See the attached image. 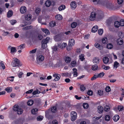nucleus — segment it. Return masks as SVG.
Masks as SVG:
<instances>
[{"instance_id": "nucleus-7", "label": "nucleus", "mask_w": 124, "mask_h": 124, "mask_svg": "<svg viewBox=\"0 0 124 124\" xmlns=\"http://www.w3.org/2000/svg\"><path fill=\"white\" fill-rule=\"evenodd\" d=\"M51 114V111L46 112L45 116L48 119L52 120L53 119V115H52Z\"/></svg>"}, {"instance_id": "nucleus-19", "label": "nucleus", "mask_w": 124, "mask_h": 124, "mask_svg": "<svg viewBox=\"0 0 124 124\" xmlns=\"http://www.w3.org/2000/svg\"><path fill=\"white\" fill-rule=\"evenodd\" d=\"M94 63H98L100 62V60L98 57H94L93 60V61Z\"/></svg>"}, {"instance_id": "nucleus-2", "label": "nucleus", "mask_w": 124, "mask_h": 124, "mask_svg": "<svg viewBox=\"0 0 124 124\" xmlns=\"http://www.w3.org/2000/svg\"><path fill=\"white\" fill-rule=\"evenodd\" d=\"M13 109L14 111H17L18 114H22L23 112V110L17 105H15L13 108Z\"/></svg>"}, {"instance_id": "nucleus-64", "label": "nucleus", "mask_w": 124, "mask_h": 124, "mask_svg": "<svg viewBox=\"0 0 124 124\" xmlns=\"http://www.w3.org/2000/svg\"><path fill=\"white\" fill-rule=\"evenodd\" d=\"M76 62L75 61H73L71 63V65L72 66H74L76 64Z\"/></svg>"}, {"instance_id": "nucleus-29", "label": "nucleus", "mask_w": 124, "mask_h": 124, "mask_svg": "<svg viewBox=\"0 0 124 124\" xmlns=\"http://www.w3.org/2000/svg\"><path fill=\"white\" fill-rule=\"evenodd\" d=\"M65 8V6L64 5H62L58 8V9L60 11H61L64 9Z\"/></svg>"}, {"instance_id": "nucleus-5", "label": "nucleus", "mask_w": 124, "mask_h": 124, "mask_svg": "<svg viewBox=\"0 0 124 124\" xmlns=\"http://www.w3.org/2000/svg\"><path fill=\"white\" fill-rule=\"evenodd\" d=\"M20 64L19 61L17 58L15 59L11 63V65L13 67L21 66Z\"/></svg>"}, {"instance_id": "nucleus-24", "label": "nucleus", "mask_w": 124, "mask_h": 124, "mask_svg": "<svg viewBox=\"0 0 124 124\" xmlns=\"http://www.w3.org/2000/svg\"><path fill=\"white\" fill-rule=\"evenodd\" d=\"M65 60L66 62L68 63L70 62L71 59L70 57L68 56H66L65 59Z\"/></svg>"}, {"instance_id": "nucleus-26", "label": "nucleus", "mask_w": 124, "mask_h": 124, "mask_svg": "<svg viewBox=\"0 0 124 124\" xmlns=\"http://www.w3.org/2000/svg\"><path fill=\"white\" fill-rule=\"evenodd\" d=\"M25 44H21L18 46V48L21 50H22L25 48Z\"/></svg>"}, {"instance_id": "nucleus-1", "label": "nucleus", "mask_w": 124, "mask_h": 124, "mask_svg": "<svg viewBox=\"0 0 124 124\" xmlns=\"http://www.w3.org/2000/svg\"><path fill=\"white\" fill-rule=\"evenodd\" d=\"M44 57L43 55H40L37 56L35 62L37 65L39 66L44 61Z\"/></svg>"}, {"instance_id": "nucleus-53", "label": "nucleus", "mask_w": 124, "mask_h": 124, "mask_svg": "<svg viewBox=\"0 0 124 124\" xmlns=\"http://www.w3.org/2000/svg\"><path fill=\"white\" fill-rule=\"evenodd\" d=\"M43 118V117L41 116H39L37 117V121H39L42 120Z\"/></svg>"}, {"instance_id": "nucleus-54", "label": "nucleus", "mask_w": 124, "mask_h": 124, "mask_svg": "<svg viewBox=\"0 0 124 124\" xmlns=\"http://www.w3.org/2000/svg\"><path fill=\"white\" fill-rule=\"evenodd\" d=\"M93 2L95 4H97L101 3L100 0H93Z\"/></svg>"}, {"instance_id": "nucleus-40", "label": "nucleus", "mask_w": 124, "mask_h": 124, "mask_svg": "<svg viewBox=\"0 0 124 124\" xmlns=\"http://www.w3.org/2000/svg\"><path fill=\"white\" fill-rule=\"evenodd\" d=\"M113 47V46L111 44H108L107 45V47L108 49H111Z\"/></svg>"}, {"instance_id": "nucleus-32", "label": "nucleus", "mask_w": 124, "mask_h": 124, "mask_svg": "<svg viewBox=\"0 0 124 124\" xmlns=\"http://www.w3.org/2000/svg\"><path fill=\"white\" fill-rule=\"evenodd\" d=\"M55 18L57 20H60L62 19V17L60 15H57L55 16Z\"/></svg>"}, {"instance_id": "nucleus-31", "label": "nucleus", "mask_w": 124, "mask_h": 124, "mask_svg": "<svg viewBox=\"0 0 124 124\" xmlns=\"http://www.w3.org/2000/svg\"><path fill=\"white\" fill-rule=\"evenodd\" d=\"M42 31L45 33L46 34L49 35L50 33L49 31L47 29H42Z\"/></svg>"}, {"instance_id": "nucleus-30", "label": "nucleus", "mask_w": 124, "mask_h": 124, "mask_svg": "<svg viewBox=\"0 0 124 124\" xmlns=\"http://www.w3.org/2000/svg\"><path fill=\"white\" fill-rule=\"evenodd\" d=\"M115 26L116 27L118 28L120 25V23L118 21H116L114 23Z\"/></svg>"}, {"instance_id": "nucleus-46", "label": "nucleus", "mask_w": 124, "mask_h": 124, "mask_svg": "<svg viewBox=\"0 0 124 124\" xmlns=\"http://www.w3.org/2000/svg\"><path fill=\"white\" fill-rule=\"evenodd\" d=\"M98 94L100 95H103V91L102 90H99L98 91Z\"/></svg>"}, {"instance_id": "nucleus-18", "label": "nucleus", "mask_w": 124, "mask_h": 124, "mask_svg": "<svg viewBox=\"0 0 124 124\" xmlns=\"http://www.w3.org/2000/svg\"><path fill=\"white\" fill-rule=\"evenodd\" d=\"M103 62L105 64L109 62V59L107 57H104L103 59Z\"/></svg>"}, {"instance_id": "nucleus-49", "label": "nucleus", "mask_w": 124, "mask_h": 124, "mask_svg": "<svg viewBox=\"0 0 124 124\" xmlns=\"http://www.w3.org/2000/svg\"><path fill=\"white\" fill-rule=\"evenodd\" d=\"M107 39L105 37L103 38L102 40V43L104 44H106L107 43Z\"/></svg>"}, {"instance_id": "nucleus-28", "label": "nucleus", "mask_w": 124, "mask_h": 124, "mask_svg": "<svg viewBox=\"0 0 124 124\" xmlns=\"http://www.w3.org/2000/svg\"><path fill=\"white\" fill-rule=\"evenodd\" d=\"M27 104L29 106H31L33 103L34 101L33 100L30 99L27 102Z\"/></svg>"}, {"instance_id": "nucleus-56", "label": "nucleus", "mask_w": 124, "mask_h": 124, "mask_svg": "<svg viewBox=\"0 0 124 124\" xmlns=\"http://www.w3.org/2000/svg\"><path fill=\"white\" fill-rule=\"evenodd\" d=\"M40 11V8H37L36 9L35 13L36 14H38Z\"/></svg>"}, {"instance_id": "nucleus-15", "label": "nucleus", "mask_w": 124, "mask_h": 124, "mask_svg": "<svg viewBox=\"0 0 124 124\" xmlns=\"http://www.w3.org/2000/svg\"><path fill=\"white\" fill-rule=\"evenodd\" d=\"M75 44V41L74 39H71L69 41V45L70 46H72Z\"/></svg>"}, {"instance_id": "nucleus-33", "label": "nucleus", "mask_w": 124, "mask_h": 124, "mask_svg": "<svg viewBox=\"0 0 124 124\" xmlns=\"http://www.w3.org/2000/svg\"><path fill=\"white\" fill-rule=\"evenodd\" d=\"M107 8H109L111 9L114 7V5L112 4L108 3L107 4Z\"/></svg>"}, {"instance_id": "nucleus-16", "label": "nucleus", "mask_w": 124, "mask_h": 124, "mask_svg": "<svg viewBox=\"0 0 124 124\" xmlns=\"http://www.w3.org/2000/svg\"><path fill=\"white\" fill-rule=\"evenodd\" d=\"M117 43L118 45H121L123 43V41L121 38H120L118 39L117 41Z\"/></svg>"}, {"instance_id": "nucleus-37", "label": "nucleus", "mask_w": 124, "mask_h": 124, "mask_svg": "<svg viewBox=\"0 0 124 124\" xmlns=\"http://www.w3.org/2000/svg\"><path fill=\"white\" fill-rule=\"evenodd\" d=\"M119 66V64L116 61L115 62L114 65V68H116L117 67Z\"/></svg>"}, {"instance_id": "nucleus-22", "label": "nucleus", "mask_w": 124, "mask_h": 124, "mask_svg": "<svg viewBox=\"0 0 124 124\" xmlns=\"http://www.w3.org/2000/svg\"><path fill=\"white\" fill-rule=\"evenodd\" d=\"M13 15V12L12 10H10L7 13V17H11Z\"/></svg>"}, {"instance_id": "nucleus-13", "label": "nucleus", "mask_w": 124, "mask_h": 124, "mask_svg": "<svg viewBox=\"0 0 124 124\" xmlns=\"http://www.w3.org/2000/svg\"><path fill=\"white\" fill-rule=\"evenodd\" d=\"M97 111L100 114L103 111V108L101 106H99L97 107Z\"/></svg>"}, {"instance_id": "nucleus-27", "label": "nucleus", "mask_w": 124, "mask_h": 124, "mask_svg": "<svg viewBox=\"0 0 124 124\" xmlns=\"http://www.w3.org/2000/svg\"><path fill=\"white\" fill-rule=\"evenodd\" d=\"M98 66L97 64H95L92 66V69L93 70H95L98 69Z\"/></svg>"}, {"instance_id": "nucleus-63", "label": "nucleus", "mask_w": 124, "mask_h": 124, "mask_svg": "<svg viewBox=\"0 0 124 124\" xmlns=\"http://www.w3.org/2000/svg\"><path fill=\"white\" fill-rule=\"evenodd\" d=\"M0 65H1V66L2 67L3 69H5V65L2 62H1V63H0Z\"/></svg>"}, {"instance_id": "nucleus-12", "label": "nucleus", "mask_w": 124, "mask_h": 124, "mask_svg": "<svg viewBox=\"0 0 124 124\" xmlns=\"http://www.w3.org/2000/svg\"><path fill=\"white\" fill-rule=\"evenodd\" d=\"M20 11L22 14H24L27 10L25 6L21 7L20 8Z\"/></svg>"}, {"instance_id": "nucleus-34", "label": "nucleus", "mask_w": 124, "mask_h": 124, "mask_svg": "<svg viewBox=\"0 0 124 124\" xmlns=\"http://www.w3.org/2000/svg\"><path fill=\"white\" fill-rule=\"evenodd\" d=\"M51 110L52 112L54 113L56 111L57 108L56 107L54 106L51 108Z\"/></svg>"}, {"instance_id": "nucleus-23", "label": "nucleus", "mask_w": 124, "mask_h": 124, "mask_svg": "<svg viewBox=\"0 0 124 124\" xmlns=\"http://www.w3.org/2000/svg\"><path fill=\"white\" fill-rule=\"evenodd\" d=\"M25 19L27 21L30 20L31 18V15L30 14H27L25 16Z\"/></svg>"}, {"instance_id": "nucleus-61", "label": "nucleus", "mask_w": 124, "mask_h": 124, "mask_svg": "<svg viewBox=\"0 0 124 124\" xmlns=\"http://www.w3.org/2000/svg\"><path fill=\"white\" fill-rule=\"evenodd\" d=\"M37 50V48H35L34 49L30 51L29 53L30 54H33L34 53L36 52Z\"/></svg>"}, {"instance_id": "nucleus-45", "label": "nucleus", "mask_w": 124, "mask_h": 124, "mask_svg": "<svg viewBox=\"0 0 124 124\" xmlns=\"http://www.w3.org/2000/svg\"><path fill=\"white\" fill-rule=\"evenodd\" d=\"M105 120L107 121H109L110 119V116L108 115H107L105 116Z\"/></svg>"}, {"instance_id": "nucleus-57", "label": "nucleus", "mask_w": 124, "mask_h": 124, "mask_svg": "<svg viewBox=\"0 0 124 124\" xmlns=\"http://www.w3.org/2000/svg\"><path fill=\"white\" fill-rule=\"evenodd\" d=\"M87 93L89 95H92L93 94V92L91 90H89L88 91Z\"/></svg>"}, {"instance_id": "nucleus-6", "label": "nucleus", "mask_w": 124, "mask_h": 124, "mask_svg": "<svg viewBox=\"0 0 124 124\" xmlns=\"http://www.w3.org/2000/svg\"><path fill=\"white\" fill-rule=\"evenodd\" d=\"M71 119L72 121H74L77 119V113L74 111H72L71 112Z\"/></svg>"}, {"instance_id": "nucleus-55", "label": "nucleus", "mask_w": 124, "mask_h": 124, "mask_svg": "<svg viewBox=\"0 0 124 124\" xmlns=\"http://www.w3.org/2000/svg\"><path fill=\"white\" fill-rule=\"evenodd\" d=\"M105 90L106 92H108L110 91L111 89L110 87L109 86H107L105 88Z\"/></svg>"}, {"instance_id": "nucleus-50", "label": "nucleus", "mask_w": 124, "mask_h": 124, "mask_svg": "<svg viewBox=\"0 0 124 124\" xmlns=\"http://www.w3.org/2000/svg\"><path fill=\"white\" fill-rule=\"evenodd\" d=\"M102 69L105 70H108L110 69V67L108 66H106L105 65H103L102 66Z\"/></svg>"}, {"instance_id": "nucleus-47", "label": "nucleus", "mask_w": 124, "mask_h": 124, "mask_svg": "<svg viewBox=\"0 0 124 124\" xmlns=\"http://www.w3.org/2000/svg\"><path fill=\"white\" fill-rule=\"evenodd\" d=\"M67 45V44L65 43H63L62 44H61V45L60 46V48L65 47Z\"/></svg>"}, {"instance_id": "nucleus-20", "label": "nucleus", "mask_w": 124, "mask_h": 124, "mask_svg": "<svg viewBox=\"0 0 124 124\" xmlns=\"http://www.w3.org/2000/svg\"><path fill=\"white\" fill-rule=\"evenodd\" d=\"M98 28V26L97 25L93 26L92 29V32H95L97 31Z\"/></svg>"}, {"instance_id": "nucleus-52", "label": "nucleus", "mask_w": 124, "mask_h": 124, "mask_svg": "<svg viewBox=\"0 0 124 124\" xmlns=\"http://www.w3.org/2000/svg\"><path fill=\"white\" fill-rule=\"evenodd\" d=\"M120 25L122 26H124V20L123 19H121L120 22Z\"/></svg>"}, {"instance_id": "nucleus-58", "label": "nucleus", "mask_w": 124, "mask_h": 124, "mask_svg": "<svg viewBox=\"0 0 124 124\" xmlns=\"http://www.w3.org/2000/svg\"><path fill=\"white\" fill-rule=\"evenodd\" d=\"M109 109V107L108 106H106L104 107V110L106 111H108Z\"/></svg>"}, {"instance_id": "nucleus-43", "label": "nucleus", "mask_w": 124, "mask_h": 124, "mask_svg": "<svg viewBox=\"0 0 124 124\" xmlns=\"http://www.w3.org/2000/svg\"><path fill=\"white\" fill-rule=\"evenodd\" d=\"M80 89L81 91H83L86 89L85 88L83 85H81L80 86Z\"/></svg>"}, {"instance_id": "nucleus-3", "label": "nucleus", "mask_w": 124, "mask_h": 124, "mask_svg": "<svg viewBox=\"0 0 124 124\" xmlns=\"http://www.w3.org/2000/svg\"><path fill=\"white\" fill-rule=\"evenodd\" d=\"M97 11H93L91 12L90 16L89 19L91 21H93L96 18Z\"/></svg>"}, {"instance_id": "nucleus-41", "label": "nucleus", "mask_w": 124, "mask_h": 124, "mask_svg": "<svg viewBox=\"0 0 124 124\" xmlns=\"http://www.w3.org/2000/svg\"><path fill=\"white\" fill-rule=\"evenodd\" d=\"M117 109L119 111H122L123 109V107L122 106H118L117 107Z\"/></svg>"}, {"instance_id": "nucleus-42", "label": "nucleus", "mask_w": 124, "mask_h": 124, "mask_svg": "<svg viewBox=\"0 0 124 124\" xmlns=\"http://www.w3.org/2000/svg\"><path fill=\"white\" fill-rule=\"evenodd\" d=\"M84 55L83 54H81L79 56V59L82 61H83L85 58H84Z\"/></svg>"}, {"instance_id": "nucleus-59", "label": "nucleus", "mask_w": 124, "mask_h": 124, "mask_svg": "<svg viewBox=\"0 0 124 124\" xmlns=\"http://www.w3.org/2000/svg\"><path fill=\"white\" fill-rule=\"evenodd\" d=\"M98 34L100 35H101L103 33V30L102 29H99L98 30Z\"/></svg>"}, {"instance_id": "nucleus-38", "label": "nucleus", "mask_w": 124, "mask_h": 124, "mask_svg": "<svg viewBox=\"0 0 124 124\" xmlns=\"http://www.w3.org/2000/svg\"><path fill=\"white\" fill-rule=\"evenodd\" d=\"M77 23L76 22H74L71 25V27L72 28H75L77 26Z\"/></svg>"}, {"instance_id": "nucleus-51", "label": "nucleus", "mask_w": 124, "mask_h": 124, "mask_svg": "<svg viewBox=\"0 0 124 124\" xmlns=\"http://www.w3.org/2000/svg\"><path fill=\"white\" fill-rule=\"evenodd\" d=\"M42 45H41V47L43 49H45L46 48L47 46V44L42 43H41Z\"/></svg>"}, {"instance_id": "nucleus-4", "label": "nucleus", "mask_w": 124, "mask_h": 124, "mask_svg": "<svg viewBox=\"0 0 124 124\" xmlns=\"http://www.w3.org/2000/svg\"><path fill=\"white\" fill-rule=\"evenodd\" d=\"M61 45V43H59L55 44L54 46L52 47L53 52H57L59 48H60V46Z\"/></svg>"}, {"instance_id": "nucleus-48", "label": "nucleus", "mask_w": 124, "mask_h": 124, "mask_svg": "<svg viewBox=\"0 0 124 124\" xmlns=\"http://www.w3.org/2000/svg\"><path fill=\"white\" fill-rule=\"evenodd\" d=\"M104 73L103 72H101L98 75H97L98 78H101L104 75Z\"/></svg>"}, {"instance_id": "nucleus-21", "label": "nucleus", "mask_w": 124, "mask_h": 124, "mask_svg": "<svg viewBox=\"0 0 124 124\" xmlns=\"http://www.w3.org/2000/svg\"><path fill=\"white\" fill-rule=\"evenodd\" d=\"M120 117L118 115H116L114 116L113 118V120L115 122H116L119 119Z\"/></svg>"}, {"instance_id": "nucleus-35", "label": "nucleus", "mask_w": 124, "mask_h": 124, "mask_svg": "<svg viewBox=\"0 0 124 124\" xmlns=\"http://www.w3.org/2000/svg\"><path fill=\"white\" fill-rule=\"evenodd\" d=\"M55 23L54 21L51 22L49 24V26L51 27H53L55 25Z\"/></svg>"}, {"instance_id": "nucleus-44", "label": "nucleus", "mask_w": 124, "mask_h": 124, "mask_svg": "<svg viewBox=\"0 0 124 124\" xmlns=\"http://www.w3.org/2000/svg\"><path fill=\"white\" fill-rule=\"evenodd\" d=\"M37 111L38 109H34L31 110V113L33 114H36V112Z\"/></svg>"}, {"instance_id": "nucleus-39", "label": "nucleus", "mask_w": 124, "mask_h": 124, "mask_svg": "<svg viewBox=\"0 0 124 124\" xmlns=\"http://www.w3.org/2000/svg\"><path fill=\"white\" fill-rule=\"evenodd\" d=\"M95 46L98 49H100L102 47V46H101V45L98 43H95Z\"/></svg>"}, {"instance_id": "nucleus-62", "label": "nucleus", "mask_w": 124, "mask_h": 124, "mask_svg": "<svg viewBox=\"0 0 124 124\" xmlns=\"http://www.w3.org/2000/svg\"><path fill=\"white\" fill-rule=\"evenodd\" d=\"M83 106L84 108H88V105L87 103H84L83 105Z\"/></svg>"}, {"instance_id": "nucleus-36", "label": "nucleus", "mask_w": 124, "mask_h": 124, "mask_svg": "<svg viewBox=\"0 0 124 124\" xmlns=\"http://www.w3.org/2000/svg\"><path fill=\"white\" fill-rule=\"evenodd\" d=\"M5 90L8 93H10L12 91V88L11 87H8L5 89Z\"/></svg>"}, {"instance_id": "nucleus-8", "label": "nucleus", "mask_w": 124, "mask_h": 124, "mask_svg": "<svg viewBox=\"0 0 124 124\" xmlns=\"http://www.w3.org/2000/svg\"><path fill=\"white\" fill-rule=\"evenodd\" d=\"M97 13L96 15V18L98 19H101L104 17L103 13L101 11H97Z\"/></svg>"}, {"instance_id": "nucleus-60", "label": "nucleus", "mask_w": 124, "mask_h": 124, "mask_svg": "<svg viewBox=\"0 0 124 124\" xmlns=\"http://www.w3.org/2000/svg\"><path fill=\"white\" fill-rule=\"evenodd\" d=\"M98 77L97 75H94V76L92 77L91 79V80H95V79L97 78H98Z\"/></svg>"}, {"instance_id": "nucleus-11", "label": "nucleus", "mask_w": 124, "mask_h": 124, "mask_svg": "<svg viewBox=\"0 0 124 124\" xmlns=\"http://www.w3.org/2000/svg\"><path fill=\"white\" fill-rule=\"evenodd\" d=\"M53 76L55 77V78L54 80L55 81H56L59 79L61 77V75L58 74H55L53 75Z\"/></svg>"}, {"instance_id": "nucleus-14", "label": "nucleus", "mask_w": 124, "mask_h": 124, "mask_svg": "<svg viewBox=\"0 0 124 124\" xmlns=\"http://www.w3.org/2000/svg\"><path fill=\"white\" fill-rule=\"evenodd\" d=\"M70 6L72 9H74L76 7V2L74 1H73L70 4Z\"/></svg>"}, {"instance_id": "nucleus-17", "label": "nucleus", "mask_w": 124, "mask_h": 124, "mask_svg": "<svg viewBox=\"0 0 124 124\" xmlns=\"http://www.w3.org/2000/svg\"><path fill=\"white\" fill-rule=\"evenodd\" d=\"M50 38L49 37H47L46 39H43L41 42V43L47 44Z\"/></svg>"}, {"instance_id": "nucleus-9", "label": "nucleus", "mask_w": 124, "mask_h": 124, "mask_svg": "<svg viewBox=\"0 0 124 124\" xmlns=\"http://www.w3.org/2000/svg\"><path fill=\"white\" fill-rule=\"evenodd\" d=\"M48 64L49 62H48L44 61L39 66L46 68L48 66Z\"/></svg>"}, {"instance_id": "nucleus-10", "label": "nucleus", "mask_w": 124, "mask_h": 124, "mask_svg": "<svg viewBox=\"0 0 124 124\" xmlns=\"http://www.w3.org/2000/svg\"><path fill=\"white\" fill-rule=\"evenodd\" d=\"M52 4L53 5L55 4L54 1L51 2L50 0H48L46 1L45 3V5L47 7H49Z\"/></svg>"}, {"instance_id": "nucleus-25", "label": "nucleus", "mask_w": 124, "mask_h": 124, "mask_svg": "<svg viewBox=\"0 0 124 124\" xmlns=\"http://www.w3.org/2000/svg\"><path fill=\"white\" fill-rule=\"evenodd\" d=\"M10 53L11 54H13L14 52H16L17 51L16 48L14 47H12L11 48Z\"/></svg>"}]
</instances>
